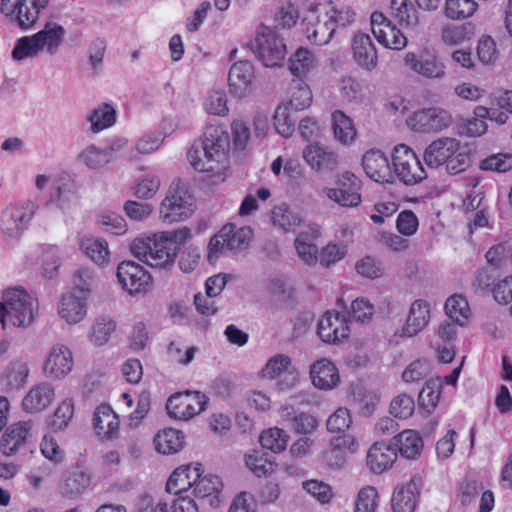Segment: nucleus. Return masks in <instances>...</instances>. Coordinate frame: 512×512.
<instances>
[{
    "mask_svg": "<svg viewBox=\"0 0 512 512\" xmlns=\"http://www.w3.org/2000/svg\"><path fill=\"white\" fill-rule=\"evenodd\" d=\"M230 136L225 127L209 125L187 152L192 167L200 172L220 175L227 167Z\"/></svg>",
    "mask_w": 512,
    "mask_h": 512,
    "instance_id": "nucleus-1",
    "label": "nucleus"
},
{
    "mask_svg": "<svg viewBox=\"0 0 512 512\" xmlns=\"http://www.w3.org/2000/svg\"><path fill=\"white\" fill-rule=\"evenodd\" d=\"M191 237V231L182 227L174 231H163L153 237H138L130 245L134 257L153 268L173 265L179 246Z\"/></svg>",
    "mask_w": 512,
    "mask_h": 512,
    "instance_id": "nucleus-2",
    "label": "nucleus"
},
{
    "mask_svg": "<svg viewBox=\"0 0 512 512\" xmlns=\"http://www.w3.org/2000/svg\"><path fill=\"white\" fill-rule=\"evenodd\" d=\"M65 35L64 28L56 22H47L44 27L31 36H23L16 40L11 52L15 61L36 57L44 49L50 55L58 52Z\"/></svg>",
    "mask_w": 512,
    "mask_h": 512,
    "instance_id": "nucleus-3",
    "label": "nucleus"
},
{
    "mask_svg": "<svg viewBox=\"0 0 512 512\" xmlns=\"http://www.w3.org/2000/svg\"><path fill=\"white\" fill-rule=\"evenodd\" d=\"M39 204L26 199L6 206L0 214V233L5 240L19 241L28 229Z\"/></svg>",
    "mask_w": 512,
    "mask_h": 512,
    "instance_id": "nucleus-4",
    "label": "nucleus"
},
{
    "mask_svg": "<svg viewBox=\"0 0 512 512\" xmlns=\"http://www.w3.org/2000/svg\"><path fill=\"white\" fill-rule=\"evenodd\" d=\"M16 327H27L34 320V300L23 289H10L4 292L0 302V323L6 327V317Z\"/></svg>",
    "mask_w": 512,
    "mask_h": 512,
    "instance_id": "nucleus-5",
    "label": "nucleus"
},
{
    "mask_svg": "<svg viewBox=\"0 0 512 512\" xmlns=\"http://www.w3.org/2000/svg\"><path fill=\"white\" fill-rule=\"evenodd\" d=\"M195 199L188 191L186 183L179 182L170 187L168 195L160 206V218L163 222L184 221L194 213Z\"/></svg>",
    "mask_w": 512,
    "mask_h": 512,
    "instance_id": "nucleus-6",
    "label": "nucleus"
},
{
    "mask_svg": "<svg viewBox=\"0 0 512 512\" xmlns=\"http://www.w3.org/2000/svg\"><path fill=\"white\" fill-rule=\"evenodd\" d=\"M249 45L266 67L279 66L287 53L283 38L276 31L264 25L257 29L256 36Z\"/></svg>",
    "mask_w": 512,
    "mask_h": 512,
    "instance_id": "nucleus-7",
    "label": "nucleus"
},
{
    "mask_svg": "<svg viewBox=\"0 0 512 512\" xmlns=\"http://www.w3.org/2000/svg\"><path fill=\"white\" fill-rule=\"evenodd\" d=\"M252 237L248 227H236L233 224L224 225L208 244V260L214 262L219 255L226 252H237L247 248Z\"/></svg>",
    "mask_w": 512,
    "mask_h": 512,
    "instance_id": "nucleus-8",
    "label": "nucleus"
},
{
    "mask_svg": "<svg viewBox=\"0 0 512 512\" xmlns=\"http://www.w3.org/2000/svg\"><path fill=\"white\" fill-rule=\"evenodd\" d=\"M392 163L398 180L407 186L416 185L427 178V173L415 152L405 144L394 148Z\"/></svg>",
    "mask_w": 512,
    "mask_h": 512,
    "instance_id": "nucleus-9",
    "label": "nucleus"
},
{
    "mask_svg": "<svg viewBox=\"0 0 512 512\" xmlns=\"http://www.w3.org/2000/svg\"><path fill=\"white\" fill-rule=\"evenodd\" d=\"M48 2L49 0H32V8H29L27 0H1L0 11L22 30H28L36 23L39 9H44Z\"/></svg>",
    "mask_w": 512,
    "mask_h": 512,
    "instance_id": "nucleus-10",
    "label": "nucleus"
},
{
    "mask_svg": "<svg viewBox=\"0 0 512 512\" xmlns=\"http://www.w3.org/2000/svg\"><path fill=\"white\" fill-rule=\"evenodd\" d=\"M453 117L449 111L440 107H429L414 112L409 125L416 132H440L450 127Z\"/></svg>",
    "mask_w": 512,
    "mask_h": 512,
    "instance_id": "nucleus-11",
    "label": "nucleus"
},
{
    "mask_svg": "<svg viewBox=\"0 0 512 512\" xmlns=\"http://www.w3.org/2000/svg\"><path fill=\"white\" fill-rule=\"evenodd\" d=\"M117 278L130 294L146 291L151 283L150 274L133 261H122L117 267Z\"/></svg>",
    "mask_w": 512,
    "mask_h": 512,
    "instance_id": "nucleus-12",
    "label": "nucleus"
},
{
    "mask_svg": "<svg viewBox=\"0 0 512 512\" xmlns=\"http://www.w3.org/2000/svg\"><path fill=\"white\" fill-rule=\"evenodd\" d=\"M73 367L72 353L68 347L62 344L54 345L44 361V374L52 379H63Z\"/></svg>",
    "mask_w": 512,
    "mask_h": 512,
    "instance_id": "nucleus-13",
    "label": "nucleus"
},
{
    "mask_svg": "<svg viewBox=\"0 0 512 512\" xmlns=\"http://www.w3.org/2000/svg\"><path fill=\"white\" fill-rule=\"evenodd\" d=\"M405 64L415 73L425 77L442 79L445 76L446 66L438 60L436 55L423 52L419 56L408 52L404 57Z\"/></svg>",
    "mask_w": 512,
    "mask_h": 512,
    "instance_id": "nucleus-14",
    "label": "nucleus"
},
{
    "mask_svg": "<svg viewBox=\"0 0 512 512\" xmlns=\"http://www.w3.org/2000/svg\"><path fill=\"white\" fill-rule=\"evenodd\" d=\"M197 476L192 494L198 499L201 506L208 505L212 508L220 506L223 483L219 476L207 474Z\"/></svg>",
    "mask_w": 512,
    "mask_h": 512,
    "instance_id": "nucleus-15",
    "label": "nucleus"
},
{
    "mask_svg": "<svg viewBox=\"0 0 512 512\" xmlns=\"http://www.w3.org/2000/svg\"><path fill=\"white\" fill-rule=\"evenodd\" d=\"M318 335L323 342L337 344L349 336V327L344 316L338 312H326L318 324Z\"/></svg>",
    "mask_w": 512,
    "mask_h": 512,
    "instance_id": "nucleus-16",
    "label": "nucleus"
},
{
    "mask_svg": "<svg viewBox=\"0 0 512 512\" xmlns=\"http://www.w3.org/2000/svg\"><path fill=\"white\" fill-rule=\"evenodd\" d=\"M91 484V473L82 467L75 466L63 472L59 485L60 494L68 499L82 495Z\"/></svg>",
    "mask_w": 512,
    "mask_h": 512,
    "instance_id": "nucleus-17",
    "label": "nucleus"
},
{
    "mask_svg": "<svg viewBox=\"0 0 512 512\" xmlns=\"http://www.w3.org/2000/svg\"><path fill=\"white\" fill-rule=\"evenodd\" d=\"M460 149V141L452 137H441L431 142L423 153L425 164L429 168H438L446 164L449 157Z\"/></svg>",
    "mask_w": 512,
    "mask_h": 512,
    "instance_id": "nucleus-18",
    "label": "nucleus"
},
{
    "mask_svg": "<svg viewBox=\"0 0 512 512\" xmlns=\"http://www.w3.org/2000/svg\"><path fill=\"white\" fill-rule=\"evenodd\" d=\"M366 175L378 183H392L393 174L386 155L378 149L368 150L362 157Z\"/></svg>",
    "mask_w": 512,
    "mask_h": 512,
    "instance_id": "nucleus-19",
    "label": "nucleus"
},
{
    "mask_svg": "<svg viewBox=\"0 0 512 512\" xmlns=\"http://www.w3.org/2000/svg\"><path fill=\"white\" fill-rule=\"evenodd\" d=\"M87 297L70 291L62 295L58 304V314L69 325L81 322L87 314Z\"/></svg>",
    "mask_w": 512,
    "mask_h": 512,
    "instance_id": "nucleus-20",
    "label": "nucleus"
},
{
    "mask_svg": "<svg viewBox=\"0 0 512 512\" xmlns=\"http://www.w3.org/2000/svg\"><path fill=\"white\" fill-rule=\"evenodd\" d=\"M253 78L254 69L249 61L235 62L228 74L230 92L237 97L246 96L250 91Z\"/></svg>",
    "mask_w": 512,
    "mask_h": 512,
    "instance_id": "nucleus-21",
    "label": "nucleus"
},
{
    "mask_svg": "<svg viewBox=\"0 0 512 512\" xmlns=\"http://www.w3.org/2000/svg\"><path fill=\"white\" fill-rule=\"evenodd\" d=\"M202 465L200 463L178 467L166 483L167 492L181 496L190 488H194L197 476H200Z\"/></svg>",
    "mask_w": 512,
    "mask_h": 512,
    "instance_id": "nucleus-22",
    "label": "nucleus"
},
{
    "mask_svg": "<svg viewBox=\"0 0 512 512\" xmlns=\"http://www.w3.org/2000/svg\"><path fill=\"white\" fill-rule=\"evenodd\" d=\"M397 459L396 449L384 443L373 444L367 452L366 464L376 474L390 469Z\"/></svg>",
    "mask_w": 512,
    "mask_h": 512,
    "instance_id": "nucleus-23",
    "label": "nucleus"
},
{
    "mask_svg": "<svg viewBox=\"0 0 512 512\" xmlns=\"http://www.w3.org/2000/svg\"><path fill=\"white\" fill-rule=\"evenodd\" d=\"M430 320V305L422 300H415L409 310L401 336L413 337L422 331Z\"/></svg>",
    "mask_w": 512,
    "mask_h": 512,
    "instance_id": "nucleus-24",
    "label": "nucleus"
},
{
    "mask_svg": "<svg viewBox=\"0 0 512 512\" xmlns=\"http://www.w3.org/2000/svg\"><path fill=\"white\" fill-rule=\"evenodd\" d=\"M310 377L312 384L321 390H331L339 382V374L335 365L323 358L311 365Z\"/></svg>",
    "mask_w": 512,
    "mask_h": 512,
    "instance_id": "nucleus-25",
    "label": "nucleus"
},
{
    "mask_svg": "<svg viewBox=\"0 0 512 512\" xmlns=\"http://www.w3.org/2000/svg\"><path fill=\"white\" fill-rule=\"evenodd\" d=\"M31 423L17 422L11 425L2 435L0 448L4 455L14 454L31 437Z\"/></svg>",
    "mask_w": 512,
    "mask_h": 512,
    "instance_id": "nucleus-26",
    "label": "nucleus"
},
{
    "mask_svg": "<svg viewBox=\"0 0 512 512\" xmlns=\"http://www.w3.org/2000/svg\"><path fill=\"white\" fill-rule=\"evenodd\" d=\"M303 157L308 165L317 171H332L338 164L337 154L318 144L306 146Z\"/></svg>",
    "mask_w": 512,
    "mask_h": 512,
    "instance_id": "nucleus-27",
    "label": "nucleus"
},
{
    "mask_svg": "<svg viewBox=\"0 0 512 512\" xmlns=\"http://www.w3.org/2000/svg\"><path fill=\"white\" fill-rule=\"evenodd\" d=\"M54 396L53 386L42 382L29 390L23 398L22 407L28 412H40L52 403Z\"/></svg>",
    "mask_w": 512,
    "mask_h": 512,
    "instance_id": "nucleus-28",
    "label": "nucleus"
},
{
    "mask_svg": "<svg viewBox=\"0 0 512 512\" xmlns=\"http://www.w3.org/2000/svg\"><path fill=\"white\" fill-rule=\"evenodd\" d=\"M352 47L354 59L362 68L370 71L376 67L377 52L369 35H355Z\"/></svg>",
    "mask_w": 512,
    "mask_h": 512,
    "instance_id": "nucleus-29",
    "label": "nucleus"
},
{
    "mask_svg": "<svg viewBox=\"0 0 512 512\" xmlns=\"http://www.w3.org/2000/svg\"><path fill=\"white\" fill-rule=\"evenodd\" d=\"M419 497L417 481L412 478L407 484L396 489L391 504L394 512H414Z\"/></svg>",
    "mask_w": 512,
    "mask_h": 512,
    "instance_id": "nucleus-30",
    "label": "nucleus"
},
{
    "mask_svg": "<svg viewBox=\"0 0 512 512\" xmlns=\"http://www.w3.org/2000/svg\"><path fill=\"white\" fill-rule=\"evenodd\" d=\"M94 428L103 439H112L118 433L119 419L109 405H100L94 414Z\"/></svg>",
    "mask_w": 512,
    "mask_h": 512,
    "instance_id": "nucleus-31",
    "label": "nucleus"
},
{
    "mask_svg": "<svg viewBox=\"0 0 512 512\" xmlns=\"http://www.w3.org/2000/svg\"><path fill=\"white\" fill-rule=\"evenodd\" d=\"M114 149V147L100 148L92 144L80 152L78 159L90 169H100L114 159Z\"/></svg>",
    "mask_w": 512,
    "mask_h": 512,
    "instance_id": "nucleus-32",
    "label": "nucleus"
},
{
    "mask_svg": "<svg viewBox=\"0 0 512 512\" xmlns=\"http://www.w3.org/2000/svg\"><path fill=\"white\" fill-rule=\"evenodd\" d=\"M394 445L398 447L400 454L407 459H416L423 449V440L413 430H405L393 438Z\"/></svg>",
    "mask_w": 512,
    "mask_h": 512,
    "instance_id": "nucleus-33",
    "label": "nucleus"
},
{
    "mask_svg": "<svg viewBox=\"0 0 512 512\" xmlns=\"http://www.w3.org/2000/svg\"><path fill=\"white\" fill-rule=\"evenodd\" d=\"M184 435L181 431L168 428L158 432L154 438L156 450L162 454H174L184 445Z\"/></svg>",
    "mask_w": 512,
    "mask_h": 512,
    "instance_id": "nucleus-34",
    "label": "nucleus"
},
{
    "mask_svg": "<svg viewBox=\"0 0 512 512\" xmlns=\"http://www.w3.org/2000/svg\"><path fill=\"white\" fill-rule=\"evenodd\" d=\"M288 64L290 72L301 80L316 67L317 60L312 52L300 47L290 56Z\"/></svg>",
    "mask_w": 512,
    "mask_h": 512,
    "instance_id": "nucleus-35",
    "label": "nucleus"
},
{
    "mask_svg": "<svg viewBox=\"0 0 512 512\" xmlns=\"http://www.w3.org/2000/svg\"><path fill=\"white\" fill-rule=\"evenodd\" d=\"M290 101L287 105L294 112L308 108L312 102V92L309 86L302 80H293L290 84Z\"/></svg>",
    "mask_w": 512,
    "mask_h": 512,
    "instance_id": "nucleus-36",
    "label": "nucleus"
},
{
    "mask_svg": "<svg viewBox=\"0 0 512 512\" xmlns=\"http://www.w3.org/2000/svg\"><path fill=\"white\" fill-rule=\"evenodd\" d=\"M81 249L97 265L107 263L109 258L108 244L104 240L86 237L80 243Z\"/></svg>",
    "mask_w": 512,
    "mask_h": 512,
    "instance_id": "nucleus-37",
    "label": "nucleus"
},
{
    "mask_svg": "<svg viewBox=\"0 0 512 512\" xmlns=\"http://www.w3.org/2000/svg\"><path fill=\"white\" fill-rule=\"evenodd\" d=\"M446 315L454 323L464 325L469 317V305L462 295H453L445 303Z\"/></svg>",
    "mask_w": 512,
    "mask_h": 512,
    "instance_id": "nucleus-38",
    "label": "nucleus"
},
{
    "mask_svg": "<svg viewBox=\"0 0 512 512\" xmlns=\"http://www.w3.org/2000/svg\"><path fill=\"white\" fill-rule=\"evenodd\" d=\"M246 465L258 477L272 474L277 467L274 458L265 452L247 456Z\"/></svg>",
    "mask_w": 512,
    "mask_h": 512,
    "instance_id": "nucleus-39",
    "label": "nucleus"
},
{
    "mask_svg": "<svg viewBox=\"0 0 512 512\" xmlns=\"http://www.w3.org/2000/svg\"><path fill=\"white\" fill-rule=\"evenodd\" d=\"M332 122L335 138L341 143L346 144L354 139L356 130L351 119L342 111L337 110L333 112Z\"/></svg>",
    "mask_w": 512,
    "mask_h": 512,
    "instance_id": "nucleus-40",
    "label": "nucleus"
},
{
    "mask_svg": "<svg viewBox=\"0 0 512 512\" xmlns=\"http://www.w3.org/2000/svg\"><path fill=\"white\" fill-rule=\"evenodd\" d=\"M289 436L283 429L277 427L263 431L260 435V444L264 449L274 453L282 452L286 449Z\"/></svg>",
    "mask_w": 512,
    "mask_h": 512,
    "instance_id": "nucleus-41",
    "label": "nucleus"
},
{
    "mask_svg": "<svg viewBox=\"0 0 512 512\" xmlns=\"http://www.w3.org/2000/svg\"><path fill=\"white\" fill-rule=\"evenodd\" d=\"M295 113L296 112L286 105L278 106L276 108L273 120L277 133L283 137H289L292 135L297 120Z\"/></svg>",
    "mask_w": 512,
    "mask_h": 512,
    "instance_id": "nucleus-42",
    "label": "nucleus"
},
{
    "mask_svg": "<svg viewBox=\"0 0 512 512\" xmlns=\"http://www.w3.org/2000/svg\"><path fill=\"white\" fill-rule=\"evenodd\" d=\"M478 4L474 0H446L445 15L453 20L466 19L474 14Z\"/></svg>",
    "mask_w": 512,
    "mask_h": 512,
    "instance_id": "nucleus-43",
    "label": "nucleus"
},
{
    "mask_svg": "<svg viewBox=\"0 0 512 512\" xmlns=\"http://www.w3.org/2000/svg\"><path fill=\"white\" fill-rule=\"evenodd\" d=\"M292 360L288 355L276 354L268 359L260 371V377L275 379L285 373L291 367Z\"/></svg>",
    "mask_w": 512,
    "mask_h": 512,
    "instance_id": "nucleus-44",
    "label": "nucleus"
},
{
    "mask_svg": "<svg viewBox=\"0 0 512 512\" xmlns=\"http://www.w3.org/2000/svg\"><path fill=\"white\" fill-rule=\"evenodd\" d=\"M88 120L91 122V130L97 133L114 124L115 110L110 105L103 104L101 107L92 111Z\"/></svg>",
    "mask_w": 512,
    "mask_h": 512,
    "instance_id": "nucleus-45",
    "label": "nucleus"
},
{
    "mask_svg": "<svg viewBox=\"0 0 512 512\" xmlns=\"http://www.w3.org/2000/svg\"><path fill=\"white\" fill-rule=\"evenodd\" d=\"M271 217L273 224L284 231H291L302 222L301 217L292 213L285 204L274 207Z\"/></svg>",
    "mask_w": 512,
    "mask_h": 512,
    "instance_id": "nucleus-46",
    "label": "nucleus"
},
{
    "mask_svg": "<svg viewBox=\"0 0 512 512\" xmlns=\"http://www.w3.org/2000/svg\"><path fill=\"white\" fill-rule=\"evenodd\" d=\"M115 328L116 324L112 319L105 316L97 318L91 328L90 341L96 346L105 344Z\"/></svg>",
    "mask_w": 512,
    "mask_h": 512,
    "instance_id": "nucleus-47",
    "label": "nucleus"
},
{
    "mask_svg": "<svg viewBox=\"0 0 512 512\" xmlns=\"http://www.w3.org/2000/svg\"><path fill=\"white\" fill-rule=\"evenodd\" d=\"M440 399V384L430 380L421 389L418 395L419 407L431 413Z\"/></svg>",
    "mask_w": 512,
    "mask_h": 512,
    "instance_id": "nucleus-48",
    "label": "nucleus"
},
{
    "mask_svg": "<svg viewBox=\"0 0 512 512\" xmlns=\"http://www.w3.org/2000/svg\"><path fill=\"white\" fill-rule=\"evenodd\" d=\"M166 409L170 417L179 420L191 419L186 392H179L169 397Z\"/></svg>",
    "mask_w": 512,
    "mask_h": 512,
    "instance_id": "nucleus-49",
    "label": "nucleus"
},
{
    "mask_svg": "<svg viewBox=\"0 0 512 512\" xmlns=\"http://www.w3.org/2000/svg\"><path fill=\"white\" fill-rule=\"evenodd\" d=\"M198 351L196 346L186 345L181 340L171 341L168 346V354L172 360L180 365H188Z\"/></svg>",
    "mask_w": 512,
    "mask_h": 512,
    "instance_id": "nucleus-50",
    "label": "nucleus"
},
{
    "mask_svg": "<svg viewBox=\"0 0 512 512\" xmlns=\"http://www.w3.org/2000/svg\"><path fill=\"white\" fill-rule=\"evenodd\" d=\"M480 169L498 173L507 172L512 169V154L497 153L490 155L481 161Z\"/></svg>",
    "mask_w": 512,
    "mask_h": 512,
    "instance_id": "nucleus-51",
    "label": "nucleus"
},
{
    "mask_svg": "<svg viewBox=\"0 0 512 512\" xmlns=\"http://www.w3.org/2000/svg\"><path fill=\"white\" fill-rule=\"evenodd\" d=\"M294 246L299 258L309 266L318 262V248L315 244L307 242L306 234H299L295 239Z\"/></svg>",
    "mask_w": 512,
    "mask_h": 512,
    "instance_id": "nucleus-52",
    "label": "nucleus"
},
{
    "mask_svg": "<svg viewBox=\"0 0 512 512\" xmlns=\"http://www.w3.org/2000/svg\"><path fill=\"white\" fill-rule=\"evenodd\" d=\"M390 8L392 14L400 23H403L406 26H415L418 23L415 10L408 3V0H391Z\"/></svg>",
    "mask_w": 512,
    "mask_h": 512,
    "instance_id": "nucleus-53",
    "label": "nucleus"
},
{
    "mask_svg": "<svg viewBox=\"0 0 512 512\" xmlns=\"http://www.w3.org/2000/svg\"><path fill=\"white\" fill-rule=\"evenodd\" d=\"M74 414V403L72 399L63 400L57 407L52 420L50 421V427L53 431H58L65 428Z\"/></svg>",
    "mask_w": 512,
    "mask_h": 512,
    "instance_id": "nucleus-54",
    "label": "nucleus"
},
{
    "mask_svg": "<svg viewBox=\"0 0 512 512\" xmlns=\"http://www.w3.org/2000/svg\"><path fill=\"white\" fill-rule=\"evenodd\" d=\"M379 496L375 487L362 488L357 496L355 512H376Z\"/></svg>",
    "mask_w": 512,
    "mask_h": 512,
    "instance_id": "nucleus-55",
    "label": "nucleus"
},
{
    "mask_svg": "<svg viewBox=\"0 0 512 512\" xmlns=\"http://www.w3.org/2000/svg\"><path fill=\"white\" fill-rule=\"evenodd\" d=\"M414 409V399L406 393L399 394L390 404V413L400 419L409 418L413 414Z\"/></svg>",
    "mask_w": 512,
    "mask_h": 512,
    "instance_id": "nucleus-56",
    "label": "nucleus"
},
{
    "mask_svg": "<svg viewBox=\"0 0 512 512\" xmlns=\"http://www.w3.org/2000/svg\"><path fill=\"white\" fill-rule=\"evenodd\" d=\"M97 222L113 235H122L127 231L125 219L114 212H104L98 215Z\"/></svg>",
    "mask_w": 512,
    "mask_h": 512,
    "instance_id": "nucleus-57",
    "label": "nucleus"
},
{
    "mask_svg": "<svg viewBox=\"0 0 512 512\" xmlns=\"http://www.w3.org/2000/svg\"><path fill=\"white\" fill-rule=\"evenodd\" d=\"M205 111L212 115L226 116L228 114L227 98L224 91H212L204 102Z\"/></svg>",
    "mask_w": 512,
    "mask_h": 512,
    "instance_id": "nucleus-58",
    "label": "nucleus"
},
{
    "mask_svg": "<svg viewBox=\"0 0 512 512\" xmlns=\"http://www.w3.org/2000/svg\"><path fill=\"white\" fill-rule=\"evenodd\" d=\"M29 375L28 365L24 362H14L7 371V384L11 388L19 389L23 387Z\"/></svg>",
    "mask_w": 512,
    "mask_h": 512,
    "instance_id": "nucleus-59",
    "label": "nucleus"
},
{
    "mask_svg": "<svg viewBox=\"0 0 512 512\" xmlns=\"http://www.w3.org/2000/svg\"><path fill=\"white\" fill-rule=\"evenodd\" d=\"M325 195L342 207H356L361 203V195L356 192H347L346 190H335L326 188Z\"/></svg>",
    "mask_w": 512,
    "mask_h": 512,
    "instance_id": "nucleus-60",
    "label": "nucleus"
},
{
    "mask_svg": "<svg viewBox=\"0 0 512 512\" xmlns=\"http://www.w3.org/2000/svg\"><path fill=\"white\" fill-rule=\"evenodd\" d=\"M306 32L311 42L316 45H324L330 41L334 33V27H330L328 22H318L315 26L307 27Z\"/></svg>",
    "mask_w": 512,
    "mask_h": 512,
    "instance_id": "nucleus-61",
    "label": "nucleus"
},
{
    "mask_svg": "<svg viewBox=\"0 0 512 512\" xmlns=\"http://www.w3.org/2000/svg\"><path fill=\"white\" fill-rule=\"evenodd\" d=\"M355 269L357 273L369 279H375L383 274L381 263L373 257L366 256L356 263Z\"/></svg>",
    "mask_w": 512,
    "mask_h": 512,
    "instance_id": "nucleus-62",
    "label": "nucleus"
},
{
    "mask_svg": "<svg viewBox=\"0 0 512 512\" xmlns=\"http://www.w3.org/2000/svg\"><path fill=\"white\" fill-rule=\"evenodd\" d=\"M350 423L351 417L349 410L339 408L328 418L326 426L330 432L341 433L349 428Z\"/></svg>",
    "mask_w": 512,
    "mask_h": 512,
    "instance_id": "nucleus-63",
    "label": "nucleus"
},
{
    "mask_svg": "<svg viewBox=\"0 0 512 512\" xmlns=\"http://www.w3.org/2000/svg\"><path fill=\"white\" fill-rule=\"evenodd\" d=\"M492 293L497 303L508 305L512 301V275L496 283Z\"/></svg>",
    "mask_w": 512,
    "mask_h": 512,
    "instance_id": "nucleus-64",
    "label": "nucleus"
}]
</instances>
